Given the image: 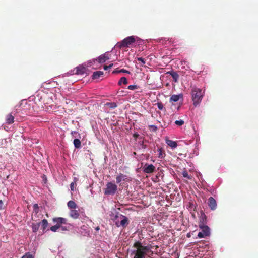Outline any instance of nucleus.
<instances>
[{"label": "nucleus", "instance_id": "f257e3e1", "mask_svg": "<svg viewBox=\"0 0 258 258\" xmlns=\"http://www.w3.org/2000/svg\"><path fill=\"white\" fill-rule=\"evenodd\" d=\"M192 100L193 101V105L197 107L198 106L204 95V92L201 89L198 88L195 86L192 87L191 92Z\"/></svg>", "mask_w": 258, "mask_h": 258}, {"label": "nucleus", "instance_id": "f03ea898", "mask_svg": "<svg viewBox=\"0 0 258 258\" xmlns=\"http://www.w3.org/2000/svg\"><path fill=\"white\" fill-rule=\"evenodd\" d=\"M136 248V253L134 258H145V255L149 251L150 248L148 246H143L139 241L136 242L134 244Z\"/></svg>", "mask_w": 258, "mask_h": 258}, {"label": "nucleus", "instance_id": "7ed1b4c3", "mask_svg": "<svg viewBox=\"0 0 258 258\" xmlns=\"http://www.w3.org/2000/svg\"><path fill=\"white\" fill-rule=\"evenodd\" d=\"M136 41L135 36H132L124 38L121 42H118L116 44V47L119 48L123 47H128Z\"/></svg>", "mask_w": 258, "mask_h": 258}, {"label": "nucleus", "instance_id": "20e7f679", "mask_svg": "<svg viewBox=\"0 0 258 258\" xmlns=\"http://www.w3.org/2000/svg\"><path fill=\"white\" fill-rule=\"evenodd\" d=\"M117 189V185L111 182H108L106 185L104 193L105 195H113Z\"/></svg>", "mask_w": 258, "mask_h": 258}, {"label": "nucleus", "instance_id": "39448f33", "mask_svg": "<svg viewBox=\"0 0 258 258\" xmlns=\"http://www.w3.org/2000/svg\"><path fill=\"white\" fill-rule=\"evenodd\" d=\"M199 227L202 230V231L198 233V237L199 238H204L210 235V229L208 226L202 225Z\"/></svg>", "mask_w": 258, "mask_h": 258}, {"label": "nucleus", "instance_id": "423d86ee", "mask_svg": "<svg viewBox=\"0 0 258 258\" xmlns=\"http://www.w3.org/2000/svg\"><path fill=\"white\" fill-rule=\"evenodd\" d=\"M116 183L121 184V182H129L131 180L130 178L128 177L127 175L120 173L116 177Z\"/></svg>", "mask_w": 258, "mask_h": 258}, {"label": "nucleus", "instance_id": "0eeeda50", "mask_svg": "<svg viewBox=\"0 0 258 258\" xmlns=\"http://www.w3.org/2000/svg\"><path fill=\"white\" fill-rule=\"evenodd\" d=\"M118 219H119L120 220L119 224L120 226L124 227L128 224L127 218L125 216L122 215V214H119V215L115 216V220H117Z\"/></svg>", "mask_w": 258, "mask_h": 258}, {"label": "nucleus", "instance_id": "6e6552de", "mask_svg": "<svg viewBox=\"0 0 258 258\" xmlns=\"http://www.w3.org/2000/svg\"><path fill=\"white\" fill-rule=\"evenodd\" d=\"M208 205L212 210H214L217 208L216 201L212 197L208 199Z\"/></svg>", "mask_w": 258, "mask_h": 258}, {"label": "nucleus", "instance_id": "1a4fd4ad", "mask_svg": "<svg viewBox=\"0 0 258 258\" xmlns=\"http://www.w3.org/2000/svg\"><path fill=\"white\" fill-rule=\"evenodd\" d=\"M74 74L77 75H83L86 72V68L83 66H79L77 67L73 70Z\"/></svg>", "mask_w": 258, "mask_h": 258}, {"label": "nucleus", "instance_id": "9d476101", "mask_svg": "<svg viewBox=\"0 0 258 258\" xmlns=\"http://www.w3.org/2000/svg\"><path fill=\"white\" fill-rule=\"evenodd\" d=\"M166 143L171 148H175L177 146V143L176 141L170 140L168 137H166L165 138Z\"/></svg>", "mask_w": 258, "mask_h": 258}, {"label": "nucleus", "instance_id": "9b49d317", "mask_svg": "<svg viewBox=\"0 0 258 258\" xmlns=\"http://www.w3.org/2000/svg\"><path fill=\"white\" fill-rule=\"evenodd\" d=\"M52 220L53 222L56 223L57 224L59 225H61L62 224H66L67 221L66 218L62 217L54 218Z\"/></svg>", "mask_w": 258, "mask_h": 258}, {"label": "nucleus", "instance_id": "f8f14e48", "mask_svg": "<svg viewBox=\"0 0 258 258\" xmlns=\"http://www.w3.org/2000/svg\"><path fill=\"white\" fill-rule=\"evenodd\" d=\"M69 216L74 219H77L79 217L80 214L78 210L71 209L69 212Z\"/></svg>", "mask_w": 258, "mask_h": 258}, {"label": "nucleus", "instance_id": "ddd939ff", "mask_svg": "<svg viewBox=\"0 0 258 258\" xmlns=\"http://www.w3.org/2000/svg\"><path fill=\"white\" fill-rule=\"evenodd\" d=\"M14 116L12 113L8 114L6 117V122L8 124H11L14 122Z\"/></svg>", "mask_w": 258, "mask_h": 258}, {"label": "nucleus", "instance_id": "4468645a", "mask_svg": "<svg viewBox=\"0 0 258 258\" xmlns=\"http://www.w3.org/2000/svg\"><path fill=\"white\" fill-rule=\"evenodd\" d=\"M109 59V57L107 55H106V54H104L99 56L97 59V60L99 63H102L105 62L106 60H108Z\"/></svg>", "mask_w": 258, "mask_h": 258}, {"label": "nucleus", "instance_id": "2eb2a0df", "mask_svg": "<svg viewBox=\"0 0 258 258\" xmlns=\"http://www.w3.org/2000/svg\"><path fill=\"white\" fill-rule=\"evenodd\" d=\"M155 169V167L151 164L148 165L147 167H144V171L147 173H151L154 171Z\"/></svg>", "mask_w": 258, "mask_h": 258}, {"label": "nucleus", "instance_id": "dca6fc26", "mask_svg": "<svg viewBox=\"0 0 258 258\" xmlns=\"http://www.w3.org/2000/svg\"><path fill=\"white\" fill-rule=\"evenodd\" d=\"M104 73L102 71H96L93 73L92 76V79H96L99 78L100 77L103 75Z\"/></svg>", "mask_w": 258, "mask_h": 258}, {"label": "nucleus", "instance_id": "f3484780", "mask_svg": "<svg viewBox=\"0 0 258 258\" xmlns=\"http://www.w3.org/2000/svg\"><path fill=\"white\" fill-rule=\"evenodd\" d=\"M206 224V216L205 214H202L200 218V222L199 226H201L202 225H205Z\"/></svg>", "mask_w": 258, "mask_h": 258}, {"label": "nucleus", "instance_id": "a211bd4d", "mask_svg": "<svg viewBox=\"0 0 258 258\" xmlns=\"http://www.w3.org/2000/svg\"><path fill=\"white\" fill-rule=\"evenodd\" d=\"M68 207L71 209H76L77 207V204L76 203L73 201H69L67 203Z\"/></svg>", "mask_w": 258, "mask_h": 258}, {"label": "nucleus", "instance_id": "6ab92c4d", "mask_svg": "<svg viewBox=\"0 0 258 258\" xmlns=\"http://www.w3.org/2000/svg\"><path fill=\"white\" fill-rule=\"evenodd\" d=\"M73 144L75 148L79 149L81 147V143L79 139H75L74 140Z\"/></svg>", "mask_w": 258, "mask_h": 258}, {"label": "nucleus", "instance_id": "aec40b11", "mask_svg": "<svg viewBox=\"0 0 258 258\" xmlns=\"http://www.w3.org/2000/svg\"><path fill=\"white\" fill-rule=\"evenodd\" d=\"M105 105L110 109H114L117 106L116 103L115 102H107Z\"/></svg>", "mask_w": 258, "mask_h": 258}, {"label": "nucleus", "instance_id": "412c9836", "mask_svg": "<svg viewBox=\"0 0 258 258\" xmlns=\"http://www.w3.org/2000/svg\"><path fill=\"white\" fill-rule=\"evenodd\" d=\"M40 224H41L43 230H44L48 226V223L47 220L43 219L40 223Z\"/></svg>", "mask_w": 258, "mask_h": 258}, {"label": "nucleus", "instance_id": "4be33fe9", "mask_svg": "<svg viewBox=\"0 0 258 258\" xmlns=\"http://www.w3.org/2000/svg\"><path fill=\"white\" fill-rule=\"evenodd\" d=\"M180 96H182V95H173L170 98V100L174 102H177L179 100Z\"/></svg>", "mask_w": 258, "mask_h": 258}, {"label": "nucleus", "instance_id": "5701e85b", "mask_svg": "<svg viewBox=\"0 0 258 258\" xmlns=\"http://www.w3.org/2000/svg\"><path fill=\"white\" fill-rule=\"evenodd\" d=\"M127 84V79L124 77H122L118 81V85H120L121 84Z\"/></svg>", "mask_w": 258, "mask_h": 258}, {"label": "nucleus", "instance_id": "b1692460", "mask_svg": "<svg viewBox=\"0 0 258 258\" xmlns=\"http://www.w3.org/2000/svg\"><path fill=\"white\" fill-rule=\"evenodd\" d=\"M40 223L33 224L32 225V230L34 232H36L40 227Z\"/></svg>", "mask_w": 258, "mask_h": 258}, {"label": "nucleus", "instance_id": "393cba45", "mask_svg": "<svg viewBox=\"0 0 258 258\" xmlns=\"http://www.w3.org/2000/svg\"><path fill=\"white\" fill-rule=\"evenodd\" d=\"M171 74L173 78V81L175 82H177L179 78V75L175 72L171 73Z\"/></svg>", "mask_w": 258, "mask_h": 258}, {"label": "nucleus", "instance_id": "a878e982", "mask_svg": "<svg viewBox=\"0 0 258 258\" xmlns=\"http://www.w3.org/2000/svg\"><path fill=\"white\" fill-rule=\"evenodd\" d=\"M61 225L56 224L50 227V230L53 232H56L59 228H61Z\"/></svg>", "mask_w": 258, "mask_h": 258}, {"label": "nucleus", "instance_id": "bb28decb", "mask_svg": "<svg viewBox=\"0 0 258 258\" xmlns=\"http://www.w3.org/2000/svg\"><path fill=\"white\" fill-rule=\"evenodd\" d=\"M182 175L184 177L187 178L188 179H191L192 176L188 174V173L187 171H184L182 172Z\"/></svg>", "mask_w": 258, "mask_h": 258}, {"label": "nucleus", "instance_id": "cd10ccee", "mask_svg": "<svg viewBox=\"0 0 258 258\" xmlns=\"http://www.w3.org/2000/svg\"><path fill=\"white\" fill-rule=\"evenodd\" d=\"M196 207L195 205L192 203H189L188 209L189 211H195Z\"/></svg>", "mask_w": 258, "mask_h": 258}, {"label": "nucleus", "instance_id": "c85d7f7f", "mask_svg": "<svg viewBox=\"0 0 258 258\" xmlns=\"http://www.w3.org/2000/svg\"><path fill=\"white\" fill-rule=\"evenodd\" d=\"M118 72H122V73H128V74H130V72L128 71H127L126 70H124V69H121L119 71H113V73H118Z\"/></svg>", "mask_w": 258, "mask_h": 258}, {"label": "nucleus", "instance_id": "c756f323", "mask_svg": "<svg viewBox=\"0 0 258 258\" xmlns=\"http://www.w3.org/2000/svg\"><path fill=\"white\" fill-rule=\"evenodd\" d=\"M138 87L137 85H129L127 87V89H128L130 90H134L138 89Z\"/></svg>", "mask_w": 258, "mask_h": 258}, {"label": "nucleus", "instance_id": "7c9ffc66", "mask_svg": "<svg viewBox=\"0 0 258 258\" xmlns=\"http://www.w3.org/2000/svg\"><path fill=\"white\" fill-rule=\"evenodd\" d=\"M175 123L177 125L181 126L184 123V122L182 120H176L175 121Z\"/></svg>", "mask_w": 258, "mask_h": 258}, {"label": "nucleus", "instance_id": "2f4dec72", "mask_svg": "<svg viewBox=\"0 0 258 258\" xmlns=\"http://www.w3.org/2000/svg\"><path fill=\"white\" fill-rule=\"evenodd\" d=\"M33 208L34 211L35 213H37L38 212V210H39V206H38V204H34L33 205Z\"/></svg>", "mask_w": 258, "mask_h": 258}, {"label": "nucleus", "instance_id": "473e14b6", "mask_svg": "<svg viewBox=\"0 0 258 258\" xmlns=\"http://www.w3.org/2000/svg\"><path fill=\"white\" fill-rule=\"evenodd\" d=\"M22 258H34V257L32 254H30L29 253H27L24 255H23Z\"/></svg>", "mask_w": 258, "mask_h": 258}, {"label": "nucleus", "instance_id": "72a5a7b5", "mask_svg": "<svg viewBox=\"0 0 258 258\" xmlns=\"http://www.w3.org/2000/svg\"><path fill=\"white\" fill-rule=\"evenodd\" d=\"M138 60L141 61L142 62V66H143L146 63V60L142 57H138L137 58Z\"/></svg>", "mask_w": 258, "mask_h": 258}, {"label": "nucleus", "instance_id": "f704fd0d", "mask_svg": "<svg viewBox=\"0 0 258 258\" xmlns=\"http://www.w3.org/2000/svg\"><path fill=\"white\" fill-rule=\"evenodd\" d=\"M150 130L153 132H155L157 130V127L155 125H150L149 126Z\"/></svg>", "mask_w": 258, "mask_h": 258}, {"label": "nucleus", "instance_id": "c9c22d12", "mask_svg": "<svg viewBox=\"0 0 258 258\" xmlns=\"http://www.w3.org/2000/svg\"><path fill=\"white\" fill-rule=\"evenodd\" d=\"M113 66V64L111 63L108 66L104 65L103 68L105 70H107L108 69L111 68Z\"/></svg>", "mask_w": 258, "mask_h": 258}, {"label": "nucleus", "instance_id": "e433bc0d", "mask_svg": "<svg viewBox=\"0 0 258 258\" xmlns=\"http://www.w3.org/2000/svg\"><path fill=\"white\" fill-rule=\"evenodd\" d=\"M114 220L115 221V225H116V226L118 227H120V225L119 224L120 220L119 219H118L117 220H115V217H114Z\"/></svg>", "mask_w": 258, "mask_h": 258}, {"label": "nucleus", "instance_id": "4c0bfd02", "mask_svg": "<svg viewBox=\"0 0 258 258\" xmlns=\"http://www.w3.org/2000/svg\"><path fill=\"white\" fill-rule=\"evenodd\" d=\"M170 122V121H168L167 123H166L165 122H164V125H162V127L164 126L165 127H166L168 126V125L169 124Z\"/></svg>", "mask_w": 258, "mask_h": 258}, {"label": "nucleus", "instance_id": "58836bf2", "mask_svg": "<svg viewBox=\"0 0 258 258\" xmlns=\"http://www.w3.org/2000/svg\"><path fill=\"white\" fill-rule=\"evenodd\" d=\"M74 183L73 182L71 183V184L70 185V188H71V190H74Z\"/></svg>", "mask_w": 258, "mask_h": 258}, {"label": "nucleus", "instance_id": "ea45409f", "mask_svg": "<svg viewBox=\"0 0 258 258\" xmlns=\"http://www.w3.org/2000/svg\"><path fill=\"white\" fill-rule=\"evenodd\" d=\"M157 105H158V107L159 109L161 110V103L158 102L157 103Z\"/></svg>", "mask_w": 258, "mask_h": 258}, {"label": "nucleus", "instance_id": "a19ab883", "mask_svg": "<svg viewBox=\"0 0 258 258\" xmlns=\"http://www.w3.org/2000/svg\"><path fill=\"white\" fill-rule=\"evenodd\" d=\"M159 156V157L161 155V148L158 149Z\"/></svg>", "mask_w": 258, "mask_h": 258}, {"label": "nucleus", "instance_id": "79ce46f5", "mask_svg": "<svg viewBox=\"0 0 258 258\" xmlns=\"http://www.w3.org/2000/svg\"><path fill=\"white\" fill-rule=\"evenodd\" d=\"M139 134L138 133H135L134 135H133V136L135 138H137L138 136H139Z\"/></svg>", "mask_w": 258, "mask_h": 258}, {"label": "nucleus", "instance_id": "37998d69", "mask_svg": "<svg viewBox=\"0 0 258 258\" xmlns=\"http://www.w3.org/2000/svg\"><path fill=\"white\" fill-rule=\"evenodd\" d=\"M3 206V202L1 200H0V209H2Z\"/></svg>", "mask_w": 258, "mask_h": 258}, {"label": "nucleus", "instance_id": "c03bdc74", "mask_svg": "<svg viewBox=\"0 0 258 258\" xmlns=\"http://www.w3.org/2000/svg\"><path fill=\"white\" fill-rule=\"evenodd\" d=\"M71 134L72 135L75 134H78V132H76V131H73V132H72Z\"/></svg>", "mask_w": 258, "mask_h": 258}, {"label": "nucleus", "instance_id": "a18cd8bd", "mask_svg": "<svg viewBox=\"0 0 258 258\" xmlns=\"http://www.w3.org/2000/svg\"><path fill=\"white\" fill-rule=\"evenodd\" d=\"M61 228H62V229L63 230H67V228L65 227H63V226H61Z\"/></svg>", "mask_w": 258, "mask_h": 258}, {"label": "nucleus", "instance_id": "49530a36", "mask_svg": "<svg viewBox=\"0 0 258 258\" xmlns=\"http://www.w3.org/2000/svg\"><path fill=\"white\" fill-rule=\"evenodd\" d=\"M99 229H100V228H99V227H98H98H97L95 228V230H96V231H98V230H99Z\"/></svg>", "mask_w": 258, "mask_h": 258}, {"label": "nucleus", "instance_id": "de8ad7c7", "mask_svg": "<svg viewBox=\"0 0 258 258\" xmlns=\"http://www.w3.org/2000/svg\"><path fill=\"white\" fill-rule=\"evenodd\" d=\"M162 156L163 155V154H164V155L165 154V153L164 152H163V151L162 152Z\"/></svg>", "mask_w": 258, "mask_h": 258}, {"label": "nucleus", "instance_id": "09e8293b", "mask_svg": "<svg viewBox=\"0 0 258 258\" xmlns=\"http://www.w3.org/2000/svg\"><path fill=\"white\" fill-rule=\"evenodd\" d=\"M78 136H79V137L80 138V135L79 134H78Z\"/></svg>", "mask_w": 258, "mask_h": 258}]
</instances>
